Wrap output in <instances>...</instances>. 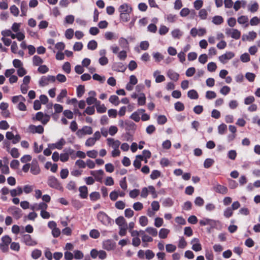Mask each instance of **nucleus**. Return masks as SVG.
Wrapping results in <instances>:
<instances>
[{
    "label": "nucleus",
    "mask_w": 260,
    "mask_h": 260,
    "mask_svg": "<svg viewBox=\"0 0 260 260\" xmlns=\"http://www.w3.org/2000/svg\"><path fill=\"white\" fill-rule=\"evenodd\" d=\"M95 113L94 106H89L87 107L83 113V115L85 116V114L91 115H93Z\"/></svg>",
    "instance_id": "473e14b6"
},
{
    "label": "nucleus",
    "mask_w": 260,
    "mask_h": 260,
    "mask_svg": "<svg viewBox=\"0 0 260 260\" xmlns=\"http://www.w3.org/2000/svg\"><path fill=\"white\" fill-rule=\"evenodd\" d=\"M160 71L158 70L155 71L153 73V77L155 78V82L156 83H160L165 81V77L164 75H158Z\"/></svg>",
    "instance_id": "412c9836"
},
{
    "label": "nucleus",
    "mask_w": 260,
    "mask_h": 260,
    "mask_svg": "<svg viewBox=\"0 0 260 260\" xmlns=\"http://www.w3.org/2000/svg\"><path fill=\"white\" fill-rule=\"evenodd\" d=\"M11 13L15 16H17L19 14V11L18 8L15 6L13 5L10 7Z\"/></svg>",
    "instance_id": "774afa93"
},
{
    "label": "nucleus",
    "mask_w": 260,
    "mask_h": 260,
    "mask_svg": "<svg viewBox=\"0 0 260 260\" xmlns=\"http://www.w3.org/2000/svg\"><path fill=\"white\" fill-rule=\"evenodd\" d=\"M30 132L38 134H42L44 132V128L42 125L36 126L34 125H30L28 127Z\"/></svg>",
    "instance_id": "f8f14e48"
},
{
    "label": "nucleus",
    "mask_w": 260,
    "mask_h": 260,
    "mask_svg": "<svg viewBox=\"0 0 260 260\" xmlns=\"http://www.w3.org/2000/svg\"><path fill=\"white\" fill-rule=\"evenodd\" d=\"M107 144L112 147L113 149L118 148L120 145V142L119 140H115L113 138H109L107 139Z\"/></svg>",
    "instance_id": "ddd939ff"
},
{
    "label": "nucleus",
    "mask_w": 260,
    "mask_h": 260,
    "mask_svg": "<svg viewBox=\"0 0 260 260\" xmlns=\"http://www.w3.org/2000/svg\"><path fill=\"white\" fill-rule=\"evenodd\" d=\"M136 124L131 121L126 120L125 121V128L127 131H134L136 129Z\"/></svg>",
    "instance_id": "393cba45"
},
{
    "label": "nucleus",
    "mask_w": 260,
    "mask_h": 260,
    "mask_svg": "<svg viewBox=\"0 0 260 260\" xmlns=\"http://www.w3.org/2000/svg\"><path fill=\"white\" fill-rule=\"evenodd\" d=\"M109 102L115 106H118L119 104V98L115 95L110 96L109 99Z\"/></svg>",
    "instance_id": "72a5a7b5"
},
{
    "label": "nucleus",
    "mask_w": 260,
    "mask_h": 260,
    "mask_svg": "<svg viewBox=\"0 0 260 260\" xmlns=\"http://www.w3.org/2000/svg\"><path fill=\"white\" fill-rule=\"evenodd\" d=\"M162 205L166 207H171L173 205V201L171 199L167 198L163 201Z\"/></svg>",
    "instance_id": "e2e57ef3"
},
{
    "label": "nucleus",
    "mask_w": 260,
    "mask_h": 260,
    "mask_svg": "<svg viewBox=\"0 0 260 260\" xmlns=\"http://www.w3.org/2000/svg\"><path fill=\"white\" fill-rule=\"evenodd\" d=\"M8 212L10 213L16 219H19L22 216L21 210L15 206H12L8 209Z\"/></svg>",
    "instance_id": "9d476101"
},
{
    "label": "nucleus",
    "mask_w": 260,
    "mask_h": 260,
    "mask_svg": "<svg viewBox=\"0 0 260 260\" xmlns=\"http://www.w3.org/2000/svg\"><path fill=\"white\" fill-rule=\"evenodd\" d=\"M95 140H94L92 137H90L86 140L85 145L87 147H91L95 144Z\"/></svg>",
    "instance_id": "bf43d9fd"
},
{
    "label": "nucleus",
    "mask_w": 260,
    "mask_h": 260,
    "mask_svg": "<svg viewBox=\"0 0 260 260\" xmlns=\"http://www.w3.org/2000/svg\"><path fill=\"white\" fill-rule=\"evenodd\" d=\"M56 80L55 77L52 75L43 76L39 81V84L41 86H45L49 84V82H54Z\"/></svg>",
    "instance_id": "39448f33"
},
{
    "label": "nucleus",
    "mask_w": 260,
    "mask_h": 260,
    "mask_svg": "<svg viewBox=\"0 0 260 260\" xmlns=\"http://www.w3.org/2000/svg\"><path fill=\"white\" fill-rule=\"evenodd\" d=\"M98 219L105 225L111 224L112 219L104 212H100L97 214Z\"/></svg>",
    "instance_id": "f03ea898"
},
{
    "label": "nucleus",
    "mask_w": 260,
    "mask_h": 260,
    "mask_svg": "<svg viewBox=\"0 0 260 260\" xmlns=\"http://www.w3.org/2000/svg\"><path fill=\"white\" fill-rule=\"evenodd\" d=\"M145 231L153 237H155L157 235V230L152 227H147Z\"/></svg>",
    "instance_id": "f704fd0d"
},
{
    "label": "nucleus",
    "mask_w": 260,
    "mask_h": 260,
    "mask_svg": "<svg viewBox=\"0 0 260 260\" xmlns=\"http://www.w3.org/2000/svg\"><path fill=\"white\" fill-rule=\"evenodd\" d=\"M47 207H48V206L46 203H45L44 202H41V203H39V204H34L32 206H31V209L32 210L38 211L39 210H41V211H42L43 210L47 209Z\"/></svg>",
    "instance_id": "dca6fc26"
},
{
    "label": "nucleus",
    "mask_w": 260,
    "mask_h": 260,
    "mask_svg": "<svg viewBox=\"0 0 260 260\" xmlns=\"http://www.w3.org/2000/svg\"><path fill=\"white\" fill-rule=\"evenodd\" d=\"M93 133L92 128L90 126H84L81 129H78L76 132L77 136L81 138L84 135H91Z\"/></svg>",
    "instance_id": "20e7f679"
},
{
    "label": "nucleus",
    "mask_w": 260,
    "mask_h": 260,
    "mask_svg": "<svg viewBox=\"0 0 260 260\" xmlns=\"http://www.w3.org/2000/svg\"><path fill=\"white\" fill-rule=\"evenodd\" d=\"M115 206L118 209L123 210L125 207V204L122 201H118L115 203Z\"/></svg>",
    "instance_id": "0e129e2a"
},
{
    "label": "nucleus",
    "mask_w": 260,
    "mask_h": 260,
    "mask_svg": "<svg viewBox=\"0 0 260 260\" xmlns=\"http://www.w3.org/2000/svg\"><path fill=\"white\" fill-rule=\"evenodd\" d=\"M168 77L172 80L177 81L179 77V74L172 70H169L167 72Z\"/></svg>",
    "instance_id": "a211bd4d"
},
{
    "label": "nucleus",
    "mask_w": 260,
    "mask_h": 260,
    "mask_svg": "<svg viewBox=\"0 0 260 260\" xmlns=\"http://www.w3.org/2000/svg\"><path fill=\"white\" fill-rule=\"evenodd\" d=\"M259 8L258 4L257 2H254L253 4L249 5L248 7V10L251 13L256 12Z\"/></svg>",
    "instance_id": "2f4dec72"
},
{
    "label": "nucleus",
    "mask_w": 260,
    "mask_h": 260,
    "mask_svg": "<svg viewBox=\"0 0 260 260\" xmlns=\"http://www.w3.org/2000/svg\"><path fill=\"white\" fill-rule=\"evenodd\" d=\"M129 13H121L120 14V18L123 22H127L129 20Z\"/></svg>",
    "instance_id": "5fc2aeb1"
},
{
    "label": "nucleus",
    "mask_w": 260,
    "mask_h": 260,
    "mask_svg": "<svg viewBox=\"0 0 260 260\" xmlns=\"http://www.w3.org/2000/svg\"><path fill=\"white\" fill-rule=\"evenodd\" d=\"M21 240L22 243L28 246H35L38 243L37 241L29 234L23 235Z\"/></svg>",
    "instance_id": "7ed1b4c3"
},
{
    "label": "nucleus",
    "mask_w": 260,
    "mask_h": 260,
    "mask_svg": "<svg viewBox=\"0 0 260 260\" xmlns=\"http://www.w3.org/2000/svg\"><path fill=\"white\" fill-rule=\"evenodd\" d=\"M86 154L89 157L95 158L97 157L98 152L95 150H92L87 151Z\"/></svg>",
    "instance_id": "13d9d810"
},
{
    "label": "nucleus",
    "mask_w": 260,
    "mask_h": 260,
    "mask_svg": "<svg viewBox=\"0 0 260 260\" xmlns=\"http://www.w3.org/2000/svg\"><path fill=\"white\" fill-rule=\"evenodd\" d=\"M212 22L215 25H220L223 23V19L221 16H215L213 17Z\"/></svg>",
    "instance_id": "c85d7f7f"
},
{
    "label": "nucleus",
    "mask_w": 260,
    "mask_h": 260,
    "mask_svg": "<svg viewBox=\"0 0 260 260\" xmlns=\"http://www.w3.org/2000/svg\"><path fill=\"white\" fill-rule=\"evenodd\" d=\"M214 161L212 158H207L204 162V167L205 168H209L214 164Z\"/></svg>",
    "instance_id": "603ef678"
},
{
    "label": "nucleus",
    "mask_w": 260,
    "mask_h": 260,
    "mask_svg": "<svg viewBox=\"0 0 260 260\" xmlns=\"http://www.w3.org/2000/svg\"><path fill=\"white\" fill-rule=\"evenodd\" d=\"M187 96L190 99H198L199 95L196 90L194 89L190 90L187 92Z\"/></svg>",
    "instance_id": "c756f323"
},
{
    "label": "nucleus",
    "mask_w": 260,
    "mask_h": 260,
    "mask_svg": "<svg viewBox=\"0 0 260 260\" xmlns=\"http://www.w3.org/2000/svg\"><path fill=\"white\" fill-rule=\"evenodd\" d=\"M42 255V251L38 249L34 250L31 252V257L35 259L39 258Z\"/></svg>",
    "instance_id": "e433bc0d"
},
{
    "label": "nucleus",
    "mask_w": 260,
    "mask_h": 260,
    "mask_svg": "<svg viewBox=\"0 0 260 260\" xmlns=\"http://www.w3.org/2000/svg\"><path fill=\"white\" fill-rule=\"evenodd\" d=\"M85 92L84 86L82 85H79L77 87V95L78 97L81 98Z\"/></svg>",
    "instance_id": "ea45409f"
},
{
    "label": "nucleus",
    "mask_w": 260,
    "mask_h": 260,
    "mask_svg": "<svg viewBox=\"0 0 260 260\" xmlns=\"http://www.w3.org/2000/svg\"><path fill=\"white\" fill-rule=\"evenodd\" d=\"M43 62V60L39 56L35 55L32 57V63L35 66H40Z\"/></svg>",
    "instance_id": "bb28decb"
},
{
    "label": "nucleus",
    "mask_w": 260,
    "mask_h": 260,
    "mask_svg": "<svg viewBox=\"0 0 260 260\" xmlns=\"http://www.w3.org/2000/svg\"><path fill=\"white\" fill-rule=\"evenodd\" d=\"M216 221L213 219L204 218L200 220L199 223L200 225L202 226L208 225L211 226H213L216 225Z\"/></svg>",
    "instance_id": "4468645a"
},
{
    "label": "nucleus",
    "mask_w": 260,
    "mask_h": 260,
    "mask_svg": "<svg viewBox=\"0 0 260 260\" xmlns=\"http://www.w3.org/2000/svg\"><path fill=\"white\" fill-rule=\"evenodd\" d=\"M227 129V126L224 123L220 124L218 127V132L220 135H223L225 133Z\"/></svg>",
    "instance_id": "09e8293b"
},
{
    "label": "nucleus",
    "mask_w": 260,
    "mask_h": 260,
    "mask_svg": "<svg viewBox=\"0 0 260 260\" xmlns=\"http://www.w3.org/2000/svg\"><path fill=\"white\" fill-rule=\"evenodd\" d=\"M225 34L227 36H231V38L235 40H238L240 38L241 32L237 29H225Z\"/></svg>",
    "instance_id": "0eeeda50"
},
{
    "label": "nucleus",
    "mask_w": 260,
    "mask_h": 260,
    "mask_svg": "<svg viewBox=\"0 0 260 260\" xmlns=\"http://www.w3.org/2000/svg\"><path fill=\"white\" fill-rule=\"evenodd\" d=\"M89 236L94 239H97L100 236V233L98 231V230L95 229H93L90 231L89 233Z\"/></svg>",
    "instance_id": "8fccbe9b"
},
{
    "label": "nucleus",
    "mask_w": 260,
    "mask_h": 260,
    "mask_svg": "<svg viewBox=\"0 0 260 260\" xmlns=\"http://www.w3.org/2000/svg\"><path fill=\"white\" fill-rule=\"evenodd\" d=\"M112 69L113 70L117 72H124L126 70V67L121 62H116L113 64Z\"/></svg>",
    "instance_id": "2eb2a0df"
},
{
    "label": "nucleus",
    "mask_w": 260,
    "mask_h": 260,
    "mask_svg": "<svg viewBox=\"0 0 260 260\" xmlns=\"http://www.w3.org/2000/svg\"><path fill=\"white\" fill-rule=\"evenodd\" d=\"M27 10V3L25 2H22L21 4V16H25Z\"/></svg>",
    "instance_id": "a18cd8bd"
},
{
    "label": "nucleus",
    "mask_w": 260,
    "mask_h": 260,
    "mask_svg": "<svg viewBox=\"0 0 260 260\" xmlns=\"http://www.w3.org/2000/svg\"><path fill=\"white\" fill-rule=\"evenodd\" d=\"M119 45L122 48H124V49H128V41L123 38V37H121L120 38V39H119Z\"/></svg>",
    "instance_id": "a878e982"
},
{
    "label": "nucleus",
    "mask_w": 260,
    "mask_h": 260,
    "mask_svg": "<svg viewBox=\"0 0 260 260\" xmlns=\"http://www.w3.org/2000/svg\"><path fill=\"white\" fill-rule=\"evenodd\" d=\"M217 69V66L214 62H210L207 64V69L208 71L213 72H215Z\"/></svg>",
    "instance_id": "de8ad7c7"
},
{
    "label": "nucleus",
    "mask_w": 260,
    "mask_h": 260,
    "mask_svg": "<svg viewBox=\"0 0 260 260\" xmlns=\"http://www.w3.org/2000/svg\"><path fill=\"white\" fill-rule=\"evenodd\" d=\"M145 254L146 258L147 259H151L153 258L155 256L154 253L152 250L149 249L146 250Z\"/></svg>",
    "instance_id": "338daca9"
},
{
    "label": "nucleus",
    "mask_w": 260,
    "mask_h": 260,
    "mask_svg": "<svg viewBox=\"0 0 260 260\" xmlns=\"http://www.w3.org/2000/svg\"><path fill=\"white\" fill-rule=\"evenodd\" d=\"M138 102L139 105L143 106L145 104L146 97L143 93L140 94V96L138 98Z\"/></svg>",
    "instance_id": "37998d69"
},
{
    "label": "nucleus",
    "mask_w": 260,
    "mask_h": 260,
    "mask_svg": "<svg viewBox=\"0 0 260 260\" xmlns=\"http://www.w3.org/2000/svg\"><path fill=\"white\" fill-rule=\"evenodd\" d=\"M233 210L232 209V208L231 207L227 208L224 211V212H223V215L226 218H229V217H231L233 215Z\"/></svg>",
    "instance_id": "680f3d73"
},
{
    "label": "nucleus",
    "mask_w": 260,
    "mask_h": 260,
    "mask_svg": "<svg viewBox=\"0 0 260 260\" xmlns=\"http://www.w3.org/2000/svg\"><path fill=\"white\" fill-rule=\"evenodd\" d=\"M55 144H56V146L55 147L56 148V149L60 150L62 148L63 146L65 145L66 141L63 138H61Z\"/></svg>",
    "instance_id": "49530a36"
},
{
    "label": "nucleus",
    "mask_w": 260,
    "mask_h": 260,
    "mask_svg": "<svg viewBox=\"0 0 260 260\" xmlns=\"http://www.w3.org/2000/svg\"><path fill=\"white\" fill-rule=\"evenodd\" d=\"M74 255H73L74 257L76 259H81L84 257V254H83V252L80 250H75L74 251Z\"/></svg>",
    "instance_id": "79ce46f5"
},
{
    "label": "nucleus",
    "mask_w": 260,
    "mask_h": 260,
    "mask_svg": "<svg viewBox=\"0 0 260 260\" xmlns=\"http://www.w3.org/2000/svg\"><path fill=\"white\" fill-rule=\"evenodd\" d=\"M119 11L121 13H130L132 11V8L126 4H124L120 6Z\"/></svg>",
    "instance_id": "5701e85b"
},
{
    "label": "nucleus",
    "mask_w": 260,
    "mask_h": 260,
    "mask_svg": "<svg viewBox=\"0 0 260 260\" xmlns=\"http://www.w3.org/2000/svg\"><path fill=\"white\" fill-rule=\"evenodd\" d=\"M208 15L207 11L205 9H202L200 10L199 12V17L203 20H205L207 18Z\"/></svg>",
    "instance_id": "c03bdc74"
},
{
    "label": "nucleus",
    "mask_w": 260,
    "mask_h": 260,
    "mask_svg": "<svg viewBox=\"0 0 260 260\" xmlns=\"http://www.w3.org/2000/svg\"><path fill=\"white\" fill-rule=\"evenodd\" d=\"M170 231L168 229H161L159 232V237L161 239H165L167 237Z\"/></svg>",
    "instance_id": "7c9ffc66"
},
{
    "label": "nucleus",
    "mask_w": 260,
    "mask_h": 260,
    "mask_svg": "<svg viewBox=\"0 0 260 260\" xmlns=\"http://www.w3.org/2000/svg\"><path fill=\"white\" fill-rule=\"evenodd\" d=\"M10 153L13 158H16L19 157L20 153L18 152V149L16 148H12L10 151Z\"/></svg>",
    "instance_id": "4d7b16f0"
},
{
    "label": "nucleus",
    "mask_w": 260,
    "mask_h": 260,
    "mask_svg": "<svg viewBox=\"0 0 260 260\" xmlns=\"http://www.w3.org/2000/svg\"><path fill=\"white\" fill-rule=\"evenodd\" d=\"M50 118V116L49 115L44 114L42 112H39L36 115V119L40 121L43 124H46Z\"/></svg>",
    "instance_id": "1a4fd4ad"
},
{
    "label": "nucleus",
    "mask_w": 260,
    "mask_h": 260,
    "mask_svg": "<svg viewBox=\"0 0 260 260\" xmlns=\"http://www.w3.org/2000/svg\"><path fill=\"white\" fill-rule=\"evenodd\" d=\"M67 95V91L66 89L61 90L59 94L57 96V101L58 102H62V99Z\"/></svg>",
    "instance_id": "c9c22d12"
},
{
    "label": "nucleus",
    "mask_w": 260,
    "mask_h": 260,
    "mask_svg": "<svg viewBox=\"0 0 260 260\" xmlns=\"http://www.w3.org/2000/svg\"><path fill=\"white\" fill-rule=\"evenodd\" d=\"M214 190L219 193L226 194L228 192V188L224 186L217 184L214 187Z\"/></svg>",
    "instance_id": "6ab92c4d"
},
{
    "label": "nucleus",
    "mask_w": 260,
    "mask_h": 260,
    "mask_svg": "<svg viewBox=\"0 0 260 260\" xmlns=\"http://www.w3.org/2000/svg\"><path fill=\"white\" fill-rule=\"evenodd\" d=\"M194 242H197V243H193L192 245V249L195 251H199L202 250V246L200 243L199 239L196 238H193L191 241V243H193Z\"/></svg>",
    "instance_id": "f3484780"
},
{
    "label": "nucleus",
    "mask_w": 260,
    "mask_h": 260,
    "mask_svg": "<svg viewBox=\"0 0 260 260\" xmlns=\"http://www.w3.org/2000/svg\"><path fill=\"white\" fill-rule=\"evenodd\" d=\"M30 172L34 175H38L40 173L41 169L37 159H34L30 163Z\"/></svg>",
    "instance_id": "423d86ee"
},
{
    "label": "nucleus",
    "mask_w": 260,
    "mask_h": 260,
    "mask_svg": "<svg viewBox=\"0 0 260 260\" xmlns=\"http://www.w3.org/2000/svg\"><path fill=\"white\" fill-rule=\"evenodd\" d=\"M171 34L174 39H179L183 35V32L178 28L172 31Z\"/></svg>",
    "instance_id": "cd10ccee"
},
{
    "label": "nucleus",
    "mask_w": 260,
    "mask_h": 260,
    "mask_svg": "<svg viewBox=\"0 0 260 260\" xmlns=\"http://www.w3.org/2000/svg\"><path fill=\"white\" fill-rule=\"evenodd\" d=\"M175 109L177 111H182L184 109V106L183 103L180 102H176L174 105Z\"/></svg>",
    "instance_id": "3c124183"
},
{
    "label": "nucleus",
    "mask_w": 260,
    "mask_h": 260,
    "mask_svg": "<svg viewBox=\"0 0 260 260\" xmlns=\"http://www.w3.org/2000/svg\"><path fill=\"white\" fill-rule=\"evenodd\" d=\"M90 199L92 201H95L100 199L101 196L99 192L94 191L89 194Z\"/></svg>",
    "instance_id": "4c0bfd02"
},
{
    "label": "nucleus",
    "mask_w": 260,
    "mask_h": 260,
    "mask_svg": "<svg viewBox=\"0 0 260 260\" xmlns=\"http://www.w3.org/2000/svg\"><path fill=\"white\" fill-rule=\"evenodd\" d=\"M237 22L240 24H246L245 27L248 26V18L247 16L242 15L237 19Z\"/></svg>",
    "instance_id": "b1692460"
},
{
    "label": "nucleus",
    "mask_w": 260,
    "mask_h": 260,
    "mask_svg": "<svg viewBox=\"0 0 260 260\" xmlns=\"http://www.w3.org/2000/svg\"><path fill=\"white\" fill-rule=\"evenodd\" d=\"M48 185L51 188L63 191V188L61 183L59 182L56 178L54 176H49L47 180Z\"/></svg>",
    "instance_id": "f257e3e1"
},
{
    "label": "nucleus",
    "mask_w": 260,
    "mask_h": 260,
    "mask_svg": "<svg viewBox=\"0 0 260 260\" xmlns=\"http://www.w3.org/2000/svg\"><path fill=\"white\" fill-rule=\"evenodd\" d=\"M103 248L107 250H110L113 248L110 240H106L103 242Z\"/></svg>",
    "instance_id": "58836bf2"
},
{
    "label": "nucleus",
    "mask_w": 260,
    "mask_h": 260,
    "mask_svg": "<svg viewBox=\"0 0 260 260\" xmlns=\"http://www.w3.org/2000/svg\"><path fill=\"white\" fill-rule=\"evenodd\" d=\"M153 56L156 62H159L164 59V56L159 52H155L153 53Z\"/></svg>",
    "instance_id": "69168bd1"
},
{
    "label": "nucleus",
    "mask_w": 260,
    "mask_h": 260,
    "mask_svg": "<svg viewBox=\"0 0 260 260\" xmlns=\"http://www.w3.org/2000/svg\"><path fill=\"white\" fill-rule=\"evenodd\" d=\"M90 174L94 177L95 180L96 181L102 182L103 177L104 174V172L102 170L98 171H91Z\"/></svg>",
    "instance_id": "9b49d317"
},
{
    "label": "nucleus",
    "mask_w": 260,
    "mask_h": 260,
    "mask_svg": "<svg viewBox=\"0 0 260 260\" xmlns=\"http://www.w3.org/2000/svg\"><path fill=\"white\" fill-rule=\"evenodd\" d=\"M23 192V190L20 186H18L15 189H13L10 191L11 197H15L17 196H20Z\"/></svg>",
    "instance_id": "4be33fe9"
},
{
    "label": "nucleus",
    "mask_w": 260,
    "mask_h": 260,
    "mask_svg": "<svg viewBox=\"0 0 260 260\" xmlns=\"http://www.w3.org/2000/svg\"><path fill=\"white\" fill-rule=\"evenodd\" d=\"M93 79L99 81L100 83H103L105 81V77L104 76H101L98 74H94L92 76Z\"/></svg>",
    "instance_id": "864d4df0"
},
{
    "label": "nucleus",
    "mask_w": 260,
    "mask_h": 260,
    "mask_svg": "<svg viewBox=\"0 0 260 260\" xmlns=\"http://www.w3.org/2000/svg\"><path fill=\"white\" fill-rule=\"evenodd\" d=\"M75 166L79 168L84 169L86 167V162L82 159H78L75 162Z\"/></svg>",
    "instance_id": "052dcab7"
},
{
    "label": "nucleus",
    "mask_w": 260,
    "mask_h": 260,
    "mask_svg": "<svg viewBox=\"0 0 260 260\" xmlns=\"http://www.w3.org/2000/svg\"><path fill=\"white\" fill-rule=\"evenodd\" d=\"M97 42L94 40L90 41L87 44L88 49L94 50L97 48Z\"/></svg>",
    "instance_id": "a19ab883"
},
{
    "label": "nucleus",
    "mask_w": 260,
    "mask_h": 260,
    "mask_svg": "<svg viewBox=\"0 0 260 260\" xmlns=\"http://www.w3.org/2000/svg\"><path fill=\"white\" fill-rule=\"evenodd\" d=\"M80 197L82 199H86L88 196V188L86 186H80L79 188Z\"/></svg>",
    "instance_id": "aec40b11"
},
{
    "label": "nucleus",
    "mask_w": 260,
    "mask_h": 260,
    "mask_svg": "<svg viewBox=\"0 0 260 260\" xmlns=\"http://www.w3.org/2000/svg\"><path fill=\"white\" fill-rule=\"evenodd\" d=\"M203 6V1L202 0H196L193 3L194 8L197 10H200Z\"/></svg>",
    "instance_id": "6e6d98bb"
},
{
    "label": "nucleus",
    "mask_w": 260,
    "mask_h": 260,
    "mask_svg": "<svg viewBox=\"0 0 260 260\" xmlns=\"http://www.w3.org/2000/svg\"><path fill=\"white\" fill-rule=\"evenodd\" d=\"M235 56V53L231 51L226 52L224 54L218 57L219 60L222 63H226L228 60Z\"/></svg>",
    "instance_id": "6e6552de"
}]
</instances>
